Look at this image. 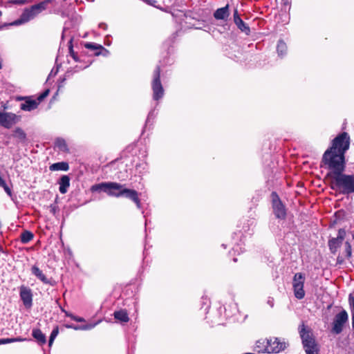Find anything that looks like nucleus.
<instances>
[{
  "instance_id": "obj_37",
  "label": "nucleus",
  "mask_w": 354,
  "mask_h": 354,
  "mask_svg": "<svg viewBox=\"0 0 354 354\" xmlns=\"http://www.w3.org/2000/svg\"><path fill=\"white\" fill-rule=\"evenodd\" d=\"M346 236V230L343 228H341L338 230V234L336 239H337L339 241H343Z\"/></svg>"
},
{
  "instance_id": "obj_13",
  "label": "nucleus",
  "mask_w": 354,
  "mask_h": 354,
  "mask_svg": "<svg viewBox=\"0 0 354 354\" xmlns=\"http://www.w3.org/2000/svg\"><path fill=\"white\" fill-rule=\"evenodd\" d=\"M122 196L132 201L136 205L138 208H140L141 203L139 198L138 193L135 189L125 188L122 189Z\"/></svg>"
},
{
  "instance_id": "obj_4",
  "label": "nucleus",
  "mask_w": 354,
  "mask_h": 354,
  "mask_svg": "<svg viewBox=\"0 0 354 354\" xmlns=\"http://www.w3.org/2000/svg\"><path fill=\"white\" fill-rule=\"evenodd\" d=\"M124 186L115 182H106L95 184L91 187V192L103 191L110 196L119 198L122 196V189Z\"/></svg>"
},
{
  "instance_id": "obj_47",
  "label": "nucleus",
  "mask_w": 354,
  "mask_h": 354,
  "mask_svg": "<svg viewBox=\"0 0 354 354\" xmlns=\"http://www.w3.org/2000/svg\"><path fill=\"white\" fill-rule=\"evenodd\" d=\"M2 66H1V61L0 60V69L1 68Z\"/></svg>"
},
{
  "instance_id": "obj_48",
  "label": "nucleus",
  "mask_w": 354,
  "mask_h": 354,
  "mask_svg": "<svg viewBox=\"0 0 354 354\" xmlns=\"http://www.w3.org/2000/svg\"><path fill=\"white\" fill-rule=\"evenodd\" d=\"M353 239H354V234H353Z\"/></svg>"
},
{
  "instance_id": "obj_35",
  "label": "nucleus",
  "mask_w": 354,
  "mask_h": 354,
  "mask_svg": "<svg viewBox=\"0 0 354 354\" xmlns=\"http://www.w3.org/2000/svg\"><path fill=\"white\" fill-rule=\"evenodd\" d=\"M49 89H46L44 91H43L37 98L38 102L40 103L42 102L49 95Z\"/></svg>"
},
{
  "instance_id": "obj_6",
  "label": "nucleus",
  "mask_w": 354,
  "mask_h": 354,
  "mask_svg": "<svg viewBox=\"0 0 354 354\" xmlns=\"http://www.w3.org/2000/svg\"><path fill=\"white\" fill-rule=\"evenodd\" d=\"M161 69L160 66H157L153 71V81L151 87L153 90V98L154 100H159L164 95V88L160 81Z\"/></svg>"
},
{
  "instance_id": "obj_14",
  "label": "nucleus",
  "mask_w": 354,
  "mask_h": 354,
  "mask_svg": "<svg viewBox=\"0 0 354 354\" xmlns=\"http://www.w3.org/2000/svg\"><path fill=\"white\" fill-rule=\"evenodd\" d=\"M84 46L86 48L92 50L95 56H99L101 55L105 56L109 53V51L101 44L86 42L84 44Z\"/></svg>"
},
{
  "instance_id": "obj_20",
  "label": "nucleus",
  "mask_w": 354,
  "mask_h": 354,
  "mask_svg": "<svg viewBox=\"0 0 354 354\" xmlns=\"http://www.w3.org/2000/svg\"><path fill=\"white\" fill-rule=\"evenodd\" d=\"M58 184L59 185V191L61 194H64L68 192V189L70 187V178L67 175L62 176Z\"/></svg>"
},
{
  "instance_id": "obj_38",
  "label": "nucleus",
  "mask_w": 354,
  "mask_h": 354,
  "mask_svg": "<svg viewBox=\"0 0 354 354\" xmlns=\"http://www.w3.org/2000/svg\"><path fill=\"white\" fill-rule=\"evenodd\" d=\"M49 210H50V212L53 214V215H55L56 213L59 211V208L58 207L55 205V204H51L49 207Z\"/></svg>"
},
{
  "instance_id": "obj_46",
  "label": "nucleus",
  "mask_w": 354,
  "mask_h": 354,
  "mask_svg": "<svg viewBox=\"0 0 354 354\" xmlns=\"http://www.w3.org/2000/svg\"><path fill=\"white\" fill-rule=\"evenodd\" d=\"M233 261H234V262H236V261H237V259H236V258H234Z\"/></svg>"
},
{
  "instance_id": "obj_9",
  "label": "nucleus",
  "mask_w": 354,
  "mask_h": 354,
  "mask_svg": "<svg viewBox=\"0 0 354 354\" xmlns=\"http://www.w3.org/2000/svg\"><path fill=\"white\" fill-rule=\"evenodd\" d=\"M304 282L305 277L301 272L295 274L292 279V288L294 295L298 299H302L305 297Z\"/></svg>"
},
{
  "instance_id": "obj_36",
  "label": "nucleus",
  "mask_w": 354,
  "mask_h": 354,
  "mask_svg": "<svg viewBox=\"0 0 354 354\" xmlns=\"http://www.w3.org/2000/svg\"><path fill=\"white\" fill-rule=\"evenodd\" d=\"M70 76V73L68 72L65 74V77L63 78H60L58 81V91H59L62 87L64 86V82L66 80L67 77Z\"/></svg>"
},
{
  "instance_id": "obj_18",
  "label": "nucleus",
  "mask_w": 354,
  "mask_h": 354,
  "mask_svg": "<svg viewBox=\"0 0 354 354\" xmlns=\"http://www.w3.org/2000/svg\"><path fill=\"white\" fill-rule=\"evenodd\" d=\"M32 292L30 288L24 287V306L30 309L32 306Z\"/></svg>"
},
{
  "instance_id": "obj_16",
  "label": "nucleus",
  "mask_w": 354,
  "mask_h": 354,
  "mask_svg": "<svg viewBox=\"0 0 354 354\" xmlns=\"http://www.w3.org/2000/svg\"><path fill=\"white\" fill-rule=\"evenodd\" d=\"M352 256V248L351 245L348 241H346L344 243V248L342 255H339L337 258V263L342 264L344 262V259H349Z\"/></svg>"
},
{
  "instance_id": "obj_40",
  "label": "nucleus",
  "mask_w": 354,
  "mask_h": 354,
  "mask_svg": "<svg viewBox=\"0 0 354 354\" xmlns=\"http://www.w3.org/2000/svg\"><path fill=\"white\" fill-rule=\"evenodd\" d=\"M10 2L14 3H21L22 0H10Z\"/></svg>"
},
{
  "instance_id": "obj_28",
  "label": "nucleus",
  "mask_w": 354,
  "mask_h": 354,
  "mask_svg": "<svg viewBox=\"0 0 354 354\" xmlns=\"http://www.w3.org/2000/svg\"><path fill=\"white\" fill-rule=\"evenodd\" d=\"M348 303L351 308V315H352V330L354 333V297L352 294L348 296Z\"/></svg>"
},
{
  "instance_id": "obj_26",
  "label": "nucleus",
  "mask_w": 354,
  "mask_h": 354,
  "mask_svg": "<svg viewBox=\"0 0 354 354\" xmlns=\"http://www.w3.org/2000/svg\"><path fill=\"white\" fill-rule=\"evenodd\" d=\"M32 336L37 339V342L40 344H44L46 342L45 335L40 329L36 328L32 330Z\"/></svg>"
},
{
  "instance_id": "obj_2",
  "label": "nucleus",
  "mask_w": 354,
  "mask_h": 354,
  "mask_svg": "<svg viewBox=\"0 0 354 354\" xmlns=\"http://www.w3.org/2000/svg\"><path fill=\"white\" fill-rule=\"evenodd\" d=\"M330 178V187L333 190H339L343 194L354 193V175L339 172Z\"/></svg>"
},
{
  "instance_id": "obj_5",
  "label": "nucleus",
  "mask_w": 354,
  "mask_h": 354,
  "mask_svg": "<svg viewBox=\"0 0 354 354\" xmlns=\"http://www.w3.org/2000/svg\"><path fill=\"white\" fill-rule=\"evenodd\" d=\"M271 198L272 212L275 217L280 220H285L287 216V210L278 194L276 192H272Z\"/></svg>"
},
{
  "instance_id": "obj_3",
  "label": "nucleus",
  "mask_w": 354,
  "mask_h": 354,
  "mask_svg": "<svg viewBox=\"0 0 354 354\" xmlns=\"http://www.w3.org/2000/svg\"><path fill=\"white\" fill-rule=\"evenodd\" d=\"M299 333L306 354H319V346L316 341L313 330L302 323L299 326Z\"/></svg>"
},
{
  "instance_id": "obj_19",
  "label": "nucleus",
  "mask_w": 354,
  "mask_h": 354,
  "mask_svg": "<svg viewBox=\"0 0 354 354\" xmlns=\"http://www.w3.org/2000/svg\"><path fill=\"white\" fill-rule=\"evenodd\" d=\"M268 339L261 338L257 341L255 344V350L258 353H269V344Z\"/></svg>"
},
{
  "instance_id": "obj_43",
  "label": "nucleus",
  "mask_w": 354,
  "mask_h": 354,
  "mask_svg": "<svg viewBox=\"0 0 354 354\" xmlns=\"http://www.w3.org/2000/svg\"><path fill=\"white\" fill-rule=\"evenodd\" d=\"M33 249H34V247H30V248H26V250L27 251H30V250H33Z\"/></svg>"
},
{
  "instance_id": "obj_44",
  "label": "nucleus",
  "mask_w": 354,
  "mask_h": 354,
  "mask_svg": "<svg viewBox=\"0 0 354 354\" xmlns=\"http://www.w3.org/2000/svg\"><path fill=\"white\" fill-rule=\"evenodd\" d=\"M144 2L149 3L151 0H142Z\"/></svg>"
},
{
  "instance_id": "obj_1",
  "label": "nucleus",
  "mask_w": 354,
  "mask_h": 354,
  "mask_svg": "<svg viewBox=\"0 0 354 354\" xmlns=\"http://www.w3.org/2000/svg\"><path fill=\"white\" fill-rule=\"evenodd\" d=\"M350 145V138L346 132H342L335 137L331 146L324 153L321 166L330 170L327 176L344 172L345 169V153Z\"/></svg>"
},
{
  "instance_id": "obj_24",
  "label": "nucleus",
  "mask_w": 354,
  "mask_h": 354,
  "mask_svg": "<svg viewBox=\"0 0 354 354\" xmlns=\"http://www.w3.org/2000/svg\"><path fill=\"white\" fill-rule=\"evenodd\" d=\"M342 241H339L336 238H333L328 241V248L330 252L333 254H336L337 249L340 247Z\"/></svg>"
},
{
  "instance_id": "obj_8",
  "label": "nucleus",
  "mask_w": 354,
  "mask_h": 354,
  "mask_svg": "<svg viewBox=\"0 0 354 354\" xmlns=\"http://www.w3.org/2000/svg\"><path fill=\"white\" fill-rule=\"evenodd\" d=\"M348 319V315L345 310H342L336 314L332 323L331 332L335 335L340 334L343 331L344 325L347 323Z\"/></svg>"
},
{
  "instance_id": "obj_23",
  "label": "nucleus",
  "mask_w": 354,
  "mask_h": 354,
  "mask_svg": "<svg viewBox=\"0 0 354 354\" xmlns=\"http://www.w3.org/2000/svg\"><path fill=\"white\" fill-rule=\"evenodd\" d=\"M49 169L52 171H66L69 169L68 163L66 162H58L52 164L49 167Z\"/></svg>"
},
{
  "instance_id": "obj_7",
  "label": "nucleus",
  "mask_w": 354,
  "mask_h": 354,
  "mask_svg": "<svg viewBox=\"0 0 354 354\" xmlns=\"http://www.w3.org/2000/svg\"><path fill=\"white\" fill-rule=\"evenodd\" d=\"M50 1H45L24 9V24L33 19L36 16L46 10Z\"/></svg>"
},
{
  "instance_id": "obj_21",
  "label": "nucleus",
  "mask_w": 354,
  "mask_h": 354,
  "mask_svg": "<svg viewBox=\"0 0 354 354\" xmlns=\"http://www.w3.org/2000/svg\"><path fill=\"white\" fill-rule=\"evenodd\" d=\"M32 273L37 277L41 281L45 284H49L50 281L43 273V272L36 266H34L31 268Z\"/></svg>"
},
{
  "instance_id": "obj_15",
  "label": "nucleus",
  "mask_w": 354,
  "mask_h": 354,
  "mask_svg": "<svg viewBox=\"0 0 354 354\" xmlns=\"http://www.w3.org/2000/svg\"><path fill=\"white\" fill-rule=\"evenodd\" d=\"M230 15L229 5L227 4L223 8H218L215 10L213 14L214 17L216 20H224L226 21Z\"/></svg>"
},
{
  "instance_id": "obj_41",
  "label": "nucleus",
  "mask_w": 354,
  "mask_h": 354,
  "mask_svg": "<svg viewBox=\"0 0 354 354\" xmlns=\"http://www.w3.org/2000/svg\"><path fill=\"white\" fill-rule=\"evenodd\" d=\"M96 324H93V325H90V326H86V329H91V328H92L93 327H94Z\"/></svg>"
},
{
  "instance_id": "obj_33",
  "label": "nucleus",
  "mask_w": 354,
  "mask_h": 354,
  "mask_svg": "<svg viewBox=\"0 0 354 354\" xmlns=\"http://www.w3.org/2000/svg\"><path fill=\"white\" fill-rule=\"evenodd\" d=\"M21 338H5L0 339V344L12 343L14 342H21Z\"/></svg>"
},
{
  "instance_id": "obj_42",
  "label": "nucleus",
  "mask_w": 354,
  "mask_h": 354,
  "mask_svg": "<svg viewBox=\"0 0 354 354\" xmlns=\"http://www.w3.org/2000/svg\"><path fill=\"white\" fill-rule=\"evenodd\" d=\"M19 295L22 298V287L19 288Z\"/></svg>"
},
{
  "instance_id": "obj_29",
  "label": "nucleus",
  "mask_w": 354,
  "mask_h": 354,
  "mask_svg": "<svg viewBox=\"0 0 354 354\" xmlns=\"http://www.w3.org/2000/svg\"><path fill=\"white\" fill-rule=\"evenodd\" d=\"M0 187L3 188L8 195L11 196V189L0 172Z\"/></svg>"
},
{
  "instance_id": "obj_32",
  "label": "nucleus",
  "mask_w": 354,
  "mask_h": 354,
  "mask_svg": "<svg viewBox=\"0 0 354 354\" xmlns=\"http://www.w3.org/2000/svg\"><path fill=\"white\" fill-rule=\"evenodd\" d=\"M58 333H59L58 327H56L55 328H54L53 330V331L51 332V334H50V336L49 338V341H48L49 346H51V345L53 344V341H54L55 338L56 337V336L57 335Z\"/></svg>"
},
{
  "instance_id": "obj_45",
  "label": "nucleus",
  "mask_w": 354,
  "mask_h": 354,
  "mask_svg": "<svg viewBox=\"0 0 354 354\" xmlns=\"http://www.w3.org/2000/svg\"><path fill=\"white\" fill-rule=\"evenodd\" d=\"M21 20L19 19L17 21L15 22L13 24H18L19 23H20Z\"/></svg>"
},
{
  "instance_id": "obj_12",
  "label": "nucleus",
  "mask_w": 354,
  "mask_h": 354,
  "mask_svg": "<svg viewBox=\"0 0 354 354\" xmlns=\"http://www.w3.org/2000/svg\"><path fill=\"white\" fill-rule=\"evenodd\" d=\"M234 22L237 26V28L242 32H244L246 35H250V28L247 24H245L240 17V15L238 12L237 9L234 10Z\"/></svg>"
},
{
  "instance_id": "obj_25",
  "label": "nucleus",
  "mask_w": 354,
  "mask_h": 354,
  "mask_svg": "<svg viewBox=\"0 0 354 354\" xmlns=\"http://www.w3.org/2000/svg\"><path fill=\"white\" fill-rule=\"evenodd\" d=\"M55 147H57L59 151L62 152H68L69 149L66 144V140L62 138H56L55 141Z\"/></svg>"
},
{
  "instance_id": "obj_39",
  "label": "nucleus",
  "mask_w": 354,
  "mask_h": 354,
  "mask_svg": "<svg viewBox=\"0 0 354 354\" xmlns=\"http://www.w3.org/2000/svg\"><path fill=\"white\" fill-rule=\"evenodd\" d=\"M68 317H70L73 320L77 322H85V319L83 317H77L73 315L72 314H66Z\"/></svg>"
},
{
  "instance_id": "obj_49",
  "label": "nucleus",
  "mask_w": 354,
  "mask_h": 354,
  "mask_svg": "<svg viewBox=\"0 0 354 354\" xmlns=\"http://www.w3.org/2000/svg\"><path fill=\"white\" fill-rule=\"evenodd\" d=\"M1 28H2V27H1V26H0V30L1 29Z\"/></svg>"
},
{
  "instance_id": "obj_34",
  "label": "nucleus",
  "mask_w": 354,
  "mask_h": 354,
  "mask_svg": "<svg viewBox=\"0 0 354 354\" xmlns=\"http://www.w3.org/2000/svg\"><path fill=\"white\" fill-rule=\"evenodd\" d=\"M49 89H46L44 91H43L37 98L38 102L40 103L42 102L49 95Z\"/></svg>"
},
{
  "instance_id": "obj_27",
  "label": "nucleus",
  "mask_w": 354,
  "mask_h": 354,
  "mask_svg": "<svg viewBox=\"0 0 354 354\" xmlns=\"http://www.w3.org/2000/svg\"><path fill=\"white\" fill-rule=\"evenodd\" d=\"M277 50L279 56H283L286 53L287 46L286 44L281 39L278 41Z\"/></svg>"
},
{
  "instance_id": "obj_22",
  "label": "nucleus",
  "mask_w": 354,
  "mask_h": 354,
  "mask_svg": "<svg viewBox=\"0 0 354 354\" xmlns=\"http://www.w3.org/2000/svg\"><path fill=\"white\" fill-rule=\"evenodd\" d=\"M114 318L121 322L127 323L129 321V317L127 310L121 309L118 311H115L113 313Z\"/></svg>"
},
{
  "instance_id": "obj_11",
  "label": "nucleus",
  "mask_w": 354,
  "mask_h": 354,
  "mask_svg": "<svg viewBox=\"0 0 354 354\" xmlns=\"http://www.w3.org/2000/svg\"><path fill=\"white\" fill-rule=\"evenodd\" d=\"M269 353H278L284 351L287 347V344L277 337H270L268 339Z\"/></svg>"
},
{
  "instance_id": "obj_10",
  "label": "nucleus",
  "mask_w": 354,
  "mask_h": 354,
  "mask_svg": "<svg viewBox=\"0 0 354 354\" xmlns=\"http://www.w3.org/2000/svg\"><path fill=\"white\" fill-rule=\"evenodd\" d=\"M19 120L20 117L14 113L0 112V124L6 128H10Z\"/></svg>"
},
{
  "instance_id": "obj_31",
  "label": "nucleus",
  "mask_w": 354,
  "mask_h": 354,
  "mask_svg": "<svg viewBox=\"0 0 354 354\" xmlns=\"http://www.w3.org/2000/svg\"><path fill=\"white\" fill-rule=\"evenodd\" d=\"M33 237L34 234L32 232L28 230H24V243L29 242Z\"/></svg>"
},
{
  "instance_id": "obj_17",
  "label": "nucleus",
  "mask_w": 354,
  "mask_h": 354,
  "mask_svg": "<svg viewBox=\"0 0 354 354\" xmlns=\"http://www.w3.org/2000/svg\"><path fill=\"white\" fill-rule=\"evenodd\" d=\"M39 102L30 96L24 97V111H30L37 108Z\"/></svg>"
},
{
  "instance_id": "obj_30",
  "label": "nucleus",
  "mask_w": 354,
  "mask_h": 354,
  "mask_svg": "<svg viewBox=\"0 0 354 354\" xmlns=\"http://www.w3.org/2000/svg\"><path fill=\"white\" fill-rule=\"evenodd\" d=\"M68 50H69L70 55L73 57V59L75 62H78L79 61L78 56H77V53L73 50V39H71L68 42Z\"/></svg>"
}]
</instances>
